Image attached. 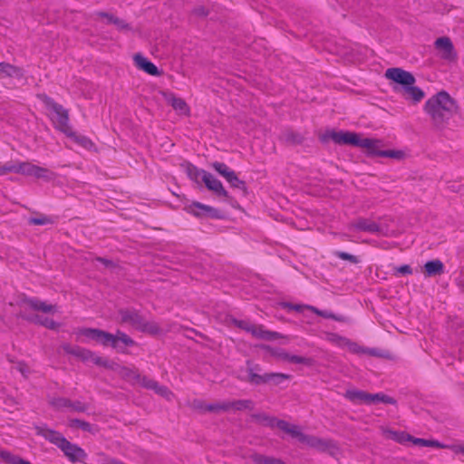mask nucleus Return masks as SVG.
I'll list each match as a JSON object with an SVG mask.
<instances>
[{
    "label": "nucleus",
    "instance_id": "nucleus-1",
    "mask_svg": "<svg viewBox=\"0 0 464 464\" xmlns=\"http://www.w3.org/2000/svg\"><path fill=\"white\" fill-rule=\"evenodd\" d=\"M424 111L435 128L443 129L450 119L457 113L458 105L447 92L441 91L427 100Z\"/></svg>",
    "mask_w": 464,
    "mask_h": 464
},
{
    "label": "nucleus",
    "instance_id": "nucleus-2",
    "mask_svg": "<svg viewBox=\"0 0 464 464\" xmlns=\"http://www.w3.org/2000/svg\"><path fill=\"white\" fill-rule=\"evenodd\" d=\"M385 77L401 85V88H395V91L400 92L405 100L418 103L424 98V92L414 86L416 80L411 72L401 68H389L385 72Z\"/></svg>",
    "mask_w": 464,
    "mask_h": 464
},
{
    "label": "nucleus",
    "instance_id": "nucleus-3",
    "mask_svg": "<svg viewBox=\"0 0 464 464\" xmlns=\"http://www.w3.org/2000/svg\"><path fill=\"white\" fill-rule=\"evenodd\" d=\"M40 98L50 111V117L54 127L65 135H72V130L69 125L68 111L46 95H40Z\"/></svg>",
    "mask_w": 464,
    "mask_h": 464
},
{
    "label": "nucleus",
    "instance_id": "nucleus-4",
    "mask_svg": "<svg viewBox=\"0 0 464 464\" xmlns=\"http://www.w3.org/2000/svg\"><path fill=\"white\" fill-rule=\"evenodd\" d=\"M121 321L128 324L134 329L150 334H158L161 332L160 327L154 321H147L141 314L135 310H121Z\"/></svg>",
    "mask_w": 464,
    "mask_h": 464
},
{
    "label": "nucleus",
    "instance_id": "nucleus-5",
    "mask_svg": "<svg viewBox=\"0 0 464 464\" xmlns=\"http://www.w3.org/2000/svg\"><path fill=\"white\" fill-rule=\"evenodd\" d=\"M304 439V441L303 444L310 449L328 453L333 457H337L340 454V448L337 443L331 439H324L309 434H307Z\"/></svg>",
    "mask_w": 464,
    "mask_h": 464
},
{
    "label": "nucleus",
    "instance_id": "nucleus-6",
    "mask_svg": "<svg viewBox=\"0 0 464 464\" xmlns=\"http://www.w3.org/2000/svg\"><path fill=\"white\" fill-rule=\"evenodd\" d=\"M360 138L361 136L355 132L328 130L321 135L320 140L324 143L331 140L339 145H353L357 147Z\"/></svg>",
    "mask_w": 464,
    "mask_h": 464
},
{
    "label": "nucleus",
    "instance_id": "nucleus-7",
    "mask_svg": "<svg viewBox=\"0 0 464 464\" xmlns=\"http://www.w3.org/2000/svg\"><path fill=\"white\" fill-rule=\"evenodd\" d=\"M211 167L222 176L232 188L246 191V187L245 181L241 180L237 173L225 163L215 161L211 164Z\"/></svg>",
    "mask_w": 464,
    "mask_h": 464
},
{
    "label": "nucleus",
    "instance_id": "nucleus-8",
    "mask_svg": "<svg viewBox=\"0 0 464 464\" xmlns=\"http://www.w3.org/2000/svg\"><path fill=\"white\" fill-rule=\"evenodd\" d=\"M105 368L115 372L121 378L131 383H138L141 385L143 376L140 374L138 369L135 367L121 366L112 361L108 360Z\"/></svg>",
    "mask_w": 464,
    "mask_h": 464
},
{
    "label": "nucleus",
    "instance_id": "nucleus-9",
    "mask_svg": "<svg viewBox=\"0 0 464 464\" xmlns=\"http://www.w3.org/2000/svg\"><path fill=\"white\" fill-rule=\"evenodd\" d=\"M349 231H363L368 233H380L382 228L375 221L360 218L351 222L347 227Z\"/></svg>",
    "mask_w": 464,
    "mask_h": 464
},
{
    "label": "nucleus",
    "instance_id": "nucleus-10",
    "mask_svg": "<svg viewBox=\"0 0 464 464\" xmlns=\"http://www.w3.org/2000/svg\"><path fill=\"white\" fill-rule=\"evenodd\" d=\"M184 209L196 217H211L218 218H220V212L208 205L201 204L199 202H193L189 205L185 206Z\"/></svg>",
    "mask_w": 464,
    "mask_h": 464
},
{
    "label": "nucleus",
    "instance_id": "nucleus-11",
    "mask_svg": "<svg viewBox=\"0 0 464 464\" xmlns=\"http://www.w3.org/2000/svg\"><path fill=\"white\" fill-rule=\"evenodd\" d=\"M434 45L436 49L440 53V56L442 59L448 61H453L456 57V53L454 52L453 44L449 37H440L438 38Z\"/></svg>",
    "mask_w": 464,
    "mask_h": 464
},
{
    "label": "nucleus",
    "instance_id": "nucleus-12",
    "mask_svg": "<svg viewBox=\"0 0 464 464\" xmlns=\"http://www.w3.org/2000/svg\"><path fill=\"white\" fill-rule=\"evenodd\" d=\"M79 334L103 345H108L110 340L113 339L111 334L94 328H82L79 331Z\"/></svg>",
    "mask_w": 464,
    "mask_h": 464
},
{
    "label": "nucleus",
    "instance_id": "nucleus-13",
    "mask_svg": "<svg viewBox=\"0 0 464 464\" xmlns=\"http://www.w3.org/2000/svg\"><path fill=\"white\" fill-rule=\"evenodd\" d=\"M61 450L72 462L82 461L87 457V454L82 448L68 440L65 441Z\"/></svg>",
    "mask_w": 464,
    "mask_h": 464
},
{
    "label": "nucleus",
    "instance_id": "nucleus-14",
    "mask_svg": "<svg viewBox=\"0 0 464 464\" xmlns=\"http://www.w3.org/2000/svg\"><path fill=\"white\" fill-rule=\"evenodd\" d=\"M35 165L29 162H23L18 165L6 164L0 166V175H5L9 172L22 173L28 176H33Z\"/></svg>",
    "mask_w": 464,
    "mask_h": 464
},
{
    "label": "nucleus",
    "instance_id": "nucleus-15",
    "mask_svg": "<svg viewBox=\"0 0 464 464\" xmlns=\"http://www.w3.org/2000/svg\"><path fill=\"white\" fill-rule=\"evenodd\" d=\"M141 386L154 391L157 394L164 397L168 401H170L173 397V393L168 387L160 385L158 382L148 377H142Z\"/></svg>",
    "mask_w": 464,
    "mask_h": 464
},
{
    "label": "nucleus",
    "instance_id": "nucleus-16",
    "mask_svg": "<svg viewBox=\"0 0 464 464\" xmlns=\"http://www.w3.org/2000/svg\"><path fill=\"white\" fill-rule=\"evenodd\" d=\"M203 182L208 190L214 192L218 197L228 198L227 191L224 188L222 183L212 174H204Z\"/></svg>",
    "mask_w": 464,
    "mask_h": 464
},
{
    "label": "nucleus",
    "instance_id": "nucleus-17",
    "mask_svg": "<svg viewBox=\"0 0 464 464\" xmlns=\"http://www.w3.org/2000/svg\"><path fill=\"white\" fill-rule=\"evenodd\" d=\"M36 430L37 434L43 436L45 440L56 445L60 449H62V447L67 440L60 432L48 429L46 427H37Z\"/></svg>",
    "mask_w": 464,
    "mask_h": 464
},
{
    "label": "nucleus",
    "instance_id": "nucleus-18",
    "mask_svg": "<svg viewBox=\"0 0 464 464\" xmlns=\"http://www.w3.org/2000/svg\"><path fill=\"white\" fill-rule=\"evenodd\" d=\"M165 101L180 115H188L189 107L182 98L176 97L171 92H163Z\"/></svg>",
    "mask_w": 464,
    "mask_h": 464
},
{
    "label": "nucleus",
    "instance_id": "nucleus-19",
    "mask_svg": "<svg viewBox=\"0 0 464 464\" xmlns=\"http://www.w3.org/2000/svg\"><path fill=\"white\" fill-rule=\"evenodd\" d=\"M272 354L278 360L289 362L291 363L305 364V365L312 364V360L310 358L298 356V355H293L282 349L274 351L272 353Z\"/></svg>",
    "mask_w": 464,
    "mask_h": 464
},
{
    "label": "nucleus",
    "instance_id": "nucleus-20",
    "mask_svg": "<svg viewBox=\"0 0 464 464\" xmlns=\"http://www.w3.org/2000/svg\"><path fill=\"white\" fill-rule=\"evenodd\" d=\"M133 60L135 63V65L140 69L144 71L150 75L153 76H159L160 75V72L159 71L158 67L150 62L147 58L142 56L140 53H136L133 56Z\"/></svg>",
    "mask_w": 464,
    "mask_h": 464
},
{
    "label": "nucleus",
    "instance_id": "nucleus-21",
    "mask_svg": "<svg viewBox=\"0 0 464 464\" xmlns=\"http://www.w3.org/2000/svg\"><path fill=\"white\" fill-rule=\"evenodd\" d=\"M357 147L365 149L372 156L381 157V153L383 152L382 141L379 140L360 138Z\"/></svg>",
    "mask_w": 464,
    "mask_h": 464
},
{
    "label": "nucleus",
    "instance_id": "nucleus-22",
    "mask_svg": "<svg viewBox=\"0 0 464 464\" xmlns=\"http://www.w3.org/2000/svg\"><path fill=\"white\" fill-rule=\"evenodd\" d=\"M380 430L385 439L394 440L400 444H405L411 439V435L402 430H394L383 426Z\"/></svg>",
    "mask_w": 464,
    "mask_h": 464
},
{
    "label": "nucleus",
    "instance_id": "nucleus-23",
    "mask_svg": "<svg viewBox=\"0 0 464 464\" xmlns=\"http://www.w3.org/2000/svg\"><path fill=\"white\" fill-rule=\"evenodd\" d=\"M22 304L27 305L32 310L41 311L45 314H54L58 311L56 305L48 304L36 298L24 299Z\"/></svg>",
    "mask_w": 464,
    "mask_h": 464
},
{
    "label": "nucleus",
    "instance_id": "nucleus-24",
    "mask_svg": "<svg viewBox=\"0 0 464 464\" xmlns=\"http://www.w3.org/2000/svg\"><path fill=\"white\" fill-rule=\"evenodd\" d=\"M78 353L77 358L81 359L82 362H92L96 365L105 368L108 359L98 356L93 352L85 348H81Z\"/></svg>",
    "mask_w": 464,
    "mask_h": 464
},
{
    "label": "nucleus",
    "instance_id": "nucleus-25",
    "mask_svg": "<svg viewBox=\"0 0 464 464\" xmlns=\"http://www.w3.org/2000/svg\"><path fill=\"white\" fill-rule=\"evenodd\" d=\"M344 398L354 404H367L369 392L357 389H348L343 394Z\"/></svg>",
    "mask_w": 464,
    "mask_h": 464
},
{
    "label": "nucleus",
    "instance_id": "nucleus-26",
    "mask_svg": "<svg viewBox=\"0 0 464 464\" xmlns=\"http://www.w3.org/2000/svg\"><path fill=\"white\" fill-rule=\"evenodd\" d=\"M251 334L253 337L260 340L272 341L278 339L281 335L280 334L273 331H269L264 328L263 325L254 324Z\"/></svg>",
    "mask_w": 464,
    "mask_h": 464
},
{
    "label": "nucleus",
    "instance_id": "nucleus-27",
    "mask_svg": "<svg viewBox=\"0 0 464 464\" xmlns=\"http://www.w3.org/2000/svg\"><path fill=\"white\" fill-rule=\"evenodd\" d=\"M24 76L23 70L13 64L7 63H0V78L4 77H16L22 78Z\"/></svg>",
    "mask_w": 464,
    "mask_h": 464
},
{
    "label": "nucleus",
    "instance_id": "nucleus-28",
    "mask_svg": "<svg viewBox=\"0 0 464 464\" xmlns=\"http://www.w3.org/2000/svg\"><path fill=\"white\" fill-rule=\"evenodd\" d=\"M424 273L426 276H440L444 273V265L439 259L428 261L424 265Z\"/></svg>",
    "mask_w": 464,
    "mask_h": 464
},
{
    "label": "nucleus",
    "instance_id": "nucleus-29",
    "mask_svg": "<svg viewBox=\"0 0 464 464\" xmlns=\"http://www.w3.org/2000/svg\"><path fill=\"white\" fill-rule=\"evenodd\" d=\"M260 420L267 426L275 427L276 426L281 430L287 432L289 428L292 424L289 422L283 420H277L276 418H271L268 416H261Z\"/></svg>",
    "mask_w": 464,
    "mask_h": 464
},
{
    "label": "nucleus",
    "instance_id": "nucleus-30",
    "mask_svg": "<svg viewBox=\"0 0 464 464\" xmlns=\"http://www.w3.org/2000/svg\"><path fill=\"white\" fill-rule=\"evenodd\" d=\"M227 402L229 411L252 410L254 407V402L250 400L227 401Z\"/></svg>",
    "mask_w": 464,
    "mask_h": 464
},
{
    "label": "nucleus",
    "instance_id": "nucleus-31",
    "mask_svg": "<svg viewBox=\"0 0 464 464\" xmlns=\"http://www.w3.org/2000/svg\"><path fill=\"white\" fill-rule=\"evenodd\" d=\"M396 404V401L384 393H369L368 405L376 403Z\"/></svg>",
    "mask_w": 464,
    "mask_h": 464
},
{
    "label": "nucleus",
    "instance_id": "nucleus-32",
    "mask_svg": "<svg viewBox=\"0 0 464 464\" xmlns=\"http://www.w3.org/2000/svg\"><path fill=\"white\" fill-rule=\"evenodd\" d=\"M113 339L110 340L109 344H111L112 347H117V343L120 341L122 343H124L126 346H133L135 344V342L133 339H131L129 335L126 334L118 331L117 334L114 335L112 334Z\"/></svg>",
    "mask_w": 464,
    "mask_h": 464
},
{
    "label": "nucleus",
    "instance_id": "nucleus-33",
    "mask_svg": "<svg viewBox=\"0 0 464 464\" xmlns=\"http://www.w3.org/2000/svg\"><path fill=\"white\" fill-rule=\"evenodd\" d=\"M256 369L257 370V367L247 369L248 382L255 385L267 383V373L258 374L255 372Z\"/></svg>",
    "mask_w": 464,
    "mask_h": 464
},
{
    "label": "nucleus",
    "instance_id": "nucleus-34",
    "mask_svg": "<svg viewBox=\"0 0 464 464\" xmlns=\"http://www.w3.org/2000/svg\"><path fill=\"white\" fill-rule=\"evenodd\" d=\"M0 458L7 464H31L29 461L21 459L19 456L14 455L9 451H0Z\"/></svg>",
    "mask_w": 464,
    "mask_h": 464
},
{
    "label": "nucleus",
    "instance_id": "nucleus-35",
    "mask_svg": "<svg viewBox=\"0 0 464 464\" xmlns=\"http://www.w3.org/2000/svg\"><path fill=\"white\" fill-rule=\"evenodd\" d=\"M409 442H411L412 444L420 446V447H431V448L443 447L442 443L438 440L414 438L413 436H411V439L409 440Z\"/></svg>",
    "mask_w": 464,
    "mask_h": 464
},
{
    "label": "nucleus",
    "instance_id": "nucleus-36",
    "mask_svg": "<svg viewBox=\"0 0 464 464\" xmlns=\"http://www.w3.org/2000/svg\"><path fill=\"white\" fill-rule=\"evenodd\" d=\"M187 174L188 176L194 181L199 182V180L203 181L204 174H207L208 172L204 169H199L197 167L188 164L187 166Z\"/></svg>",
    "mask_w": 464,
    "mask_h": 464
},
{
    "label": "nucleus",
    "instance_id": "nucleus-37",
    "mask_svg": "<svg viewBox=\"0 0 464 464\" xmlns=\"http://www.w3.org/2000/svg\"><path fill=\"white\" fill-rule=\"evenodd\" d=\"M343 343H344V346L343 347H347L348 350L353 353H370V354H373V352L369 350V349H366V348H363L362 346H360L358 343H353L352 342L351 340H342Z\"/></svg>",
    "mask_w": 464,
    "mask_h": 464
},
{
    "label": "nucleus",
    "instance_id": "nucleus-38",
    "mask_svg": "<svg viewBox=\"0 0 464 464\" xmlns=\"http://www.w3.org/2000/svg\"><path fill=\"white\" fill-rule=\"evenodd\" d=\"M228 406L229 405H228L227 401H222V402L209 403V404L206 405L205 411H208V412H215V413L226 412V411H229Z\"/></svg>",
    "mask_w": 464,
    "mask_h": 464
},
{
    "label": "nucleus",
    "instance_id": "nucleus-39",
    "mask_svg": "<svg viewBox=\"0 0 464 464\" xmlns=\"http://www.w3.org/2000/svg\"><path fill=\"white\" fill-rule=\"evenodd\" d=\"M69 426L72 428H80L82 430H85V431H88L91 433H94L96 430L95 429H93V427L89 422H86L84 420H81L78 419L70 420Z\"/></svg>",
    "mask_w": 464,
    "mask_h": 464
},
{
    "label": "nucleus",
    "instance_id": "nucleus-40",
    "mask_svg": "<svg viewBox=\"0 0 464 464\" xmlns=\"http://www.w3.org/2000/svg\"><path fill=\"white\" fill-rule=\"evenodd\" d=\"M291 376L285 373L271 372L267 373V383L271 382L275 385L280 384L283 381L289 380Z\"/></svg>",
    "mask_w": 464,
    "mask_h": 464
},
{
    "label": "nucleus",
    "instance_id": "nucleus-41",
    "mask_svg": "<svg viewBox=\"0 0 464 464\" xmlns=\"http://www.w3.org/2000/svg\"><path fill=\"white\" fill-rule=\"evenodd\" d=\"M33 321L36 324L45 326L48 329L56 330L59 328L60 324L49 318H43L42 316L36 315L33 319Z\"/></svg>",
    "mask_w": 464,
    "mask_h": 464
},
{
    "label": "nucleus",
    "instance_id": "nucleus-42",
    "mask_svg": "<svg viewBox=\"0 0 464 464\" xmlns=\"http://www.w3.org/2000/svg\"><path fill=\"white\" fill-rule=\"evenodd\" d=\"M33 176L37 179H44L45 180H51V179H53L54 175L53 172H51L47 169L35 166Z\"/></svg>",
    "mask_w": 464,
    "mask_h": 464
},
{
    "label": "nucleus",
    "instance_id": "nucleus-43",
    "mask_svg": "<svg viewBox=\"0 0 464 464\" xmlns=\"http://www.w3.org/2000/svg\"><path fill=\"white\" fill-rule=\"evenodd\" d=\"M67 136L72 138L76 143H78L79 145H81L82 147H83L85 149H91L93 146V143L92 142V140L90 139H88L85 136L76 135V133H74L73 131H72V135H67Z\"/></svg>",
    "mask_w": 464,
    "mask_h": 464
},
{
    "label": "nucleus",
    "instance_id": "nucleus-44",
    "mask_svg": "<svg viewBox=\"0 0 464 464\" xmlns=\"http://www.w3.org/2000/svg\"><path fill=\"white\" fill-rule=\"evenodd\" d=\"M306 307H307L308 310L314 312V314H318V315H320L322 317L329 318V319H334V320L339 321V322H343V317L336 316L335 314H334L331 312L322 311V310L317 309L314 306H306Z\"/></svg>",
    "mask_w": 464,
    "mask_h": 464
},
{
    "label": "nucleus",
    "instance_id": "nucleus-45",
    "mask_svg": "<svg viewBox=\"0 0 464 464\" xmlns=\"http://www.w3.org/2000/svg\"><path fill=\"white\" fill-rule=\"evenodd\" d=\"M289 435H291L294 438H296L301 443H304V437H306L307 434L301 431V429L299 426L292 424L289 428L288 431L286 432Z\"/></svg>",
    "mask_w": 464,
    "mask_h": 464
},
{
    "label": "nucleus",
    "instance_id": "nucleus-46",
    "mask_svg": "<svg viewBox=\"0 0 464 464\" xmlns=\"http://www.w3.org/2000/svg\"><path fill=\"white\" fill-rule=\"evenodd\" d=\"M406 156L403 150H387L381 153V157L391 158L395 160H402Z\"/></svg>",
    "mask_w": 464,
    "mask_h": 464
},
{
    "label": "nucleus",
    "instance_id": "nucleus-47",
    "mask_svg": "<svg viewBox=\"0 0 464 464\" xmlns=\"http://www.w3.org/2000/svg\"><path fill=\"white\" fill-rule=\"evenodd\" d=\"M28 223L30 225L44 226V225H47V224H52L53 219L50 217L41 215L37 218H29Z\"/></svg>",
    "mask_w": 464,
    "mask_h": 464
},
{
    "label": "nucleus",
    "instance_id": "nucleus-48",
    "mask_svg": "<svg viewBox=\"0 0 464 464\" xmlns=\"http://www.w3.org/2000/svg\"><path fill=\"white\" fill-rule=\"evenodd\" d=\"M50 403L53 407L60 410L63 408H69L71 401L65 398H53L50 401Z\"/></svg>",
    "mask_w": 464,
    "mask_h": 464
},
{
    "label": "nucleus",
    "instance_id": "nucleus-49",
    "mask_svg": "<svg viewBox=\"0 0 464 464\" xmlns=\"http://www.w3.org/2000/svg\"><path fill=\"white\" fill-rule=\"evenodd\" d=\"M250 459L255 464H269L271 457L259 453H253L250 455Z\"/></svg>",
    "mask_w": 464,
    "mask_h": 464
},
{
    "label": "nucleus",
    "instance_id": "nucleus-50",
    "mask_svg": "<svg viewBox=\"0 0 464 464\" xmlns=\"http://www.w3.org/2000/svg\"><path fill=\"white\" fill-rule=\"evenodd\" d=\"M233 324L236 326H237L238 328H240L242 330H245L246 332L250 333V334H251L252 329L254 327V324H251L250 322L245 321V320L234 319L233 320Z\"/></svg>",
    "mask_w": 464,
    "mask_h": 464
},
{
    "label": "nucleus",
    "instance_id": "nucleus-51",
    "mask_svg": "<svg viewBox=\"0 0 464 464\" xmlns=\"http://www.w3.org/2000/svg\"><path fill=\"white\" fill-rule=\"evenodd\" d=\"M116 26V28L120 31H129L130 30V26L124 20L116 16L115 20L111 23Z\"/></svg>",
    "mask_w": 464,
    "mask_h": 464
},
{
    "label": "nucleus",
    "instance_id": "nucleus-52",
    "mask_svg": "<svg viewBox=\"0 0 464 464\" xmlns=\"http://www.w3.org/2000/svg\"><path fill=\"white\" fill-rule=\"evenodd\" d=\"M62 348L63 350L66 353H69V354H72V355H74L75 357H77L78 355V351L81 350L82 347H79V346H72L69 343H63L62 345Z\"/></svg>",
    "mask_w": 464,
    "mask_h": 464
},
{
    "label": "nucleus",
    "instance_id": "nucleus-53",
    "mask_svg": "<svg viewBox=\"0 0 464 464\" xmlns=\"http://www.w3.org/2000/svg\"><path fill=\"white\" fill-rule=\"evenodd\" d=\"M443 447H439V449H449L452 450L454 453H462L464 455V445H450V444H443Z\"/></svg>",
    "mask_w": 464,
    "mask_h": 464
},
{
    "label": "nucleus",
    "instance_id": "nucleus-54",
    "mask_svg": "<svg viewBox=\"0 0 464 464\" xmlns=\"http://www.w3.org/2000/svg\"><path fill=\"white\" fill-rule=\"evenodd\" d=\"M336 256L343 260H348L353 264L358 263V258L355 256H353L346 252H338Z\"/></svg>",
    "mask_w": 464,
    "mask_h": 464
},
{
    "label": "nucleus",
    "instance_id": "nucleus-55",
    "mask_svg": "<svg viewBox=\"0 0 464 464\" xmlns=\"http://www.w3.org/2000/svg\"><path fill=\"white\" fill-rule=\"evenodd\" d=\"M99 18L105 19L106 24H111L113 20H115L116 16L112 14L106 13V12H97L94 14Z\"/></svg>",
    "mask_w": 464,
    "mask_h": 464
},
{
    "label": "nucleus",
    "instance_id": "nucleus-56",
    "mask_svg": "<svg viewBox=\"0 0 464 464\" xmlns=\"http://www.w3.org/2000/svg\"><path fill=\"white\" fill-rule=\"evenodd\" d=\"M69 408H71L74 411H79V412L85 411L87 409V407L80 401H74V402L71 401V405H69Z\"/></svg>",
    "mask_w": 464,
    "mask_h": 464
},
{
    "label": "nucleus",
    "instance_id": "nucleus-57",
    "mask_svg": "<svg viewBox=\"0 0 464 464\" xmlns=\"http://www.w3.org/2000/svg\"><path fill=\"white\" fill-rule=\"evenodd\" d=\"M14 369L21 372L22 375H24V377H26L27 373L29 372L28 367L24 365L23 362H17L14 366Z\"/></svg>",
    "mask_w": 464,
    "mask_h": 464
},
{
    "label": "nucleus",
    "instance_id": "nucleus-58",
    "mask_svg": "<svg viewBox=\"0 0 464 464\" xmlns=\"http://www.w3.org/2000/svg\"><path fill=\"white\" fill-rule=\"evenodd\" d=\"M329 340L331 342L336 343L337 345L343 347L345 343H343L342 340H348V339L345 337L337 335V334H332Z\"/></svg>",
    "mask_w": 464,
    "mask_h": 464
},
{
    "label": "nucleus",
    "instance_id": "nucleus-59",
    "mask_svg": "<svg viewBox=\"0 0 464 464\" xmlns=\"http://www.w3.org/2000/svg\"><path fill=\"white\" fill-rule=\"evenodd\" d=\"M397 272L403 275H411L412 269L409 265H403L397 268Z\"/></svg>",
    "mask_w": 464,
    "mask_h": 464
},
{
    "label": "nucleus",
    "instance_id": "nucleus-60",
    "mask_svg": "<svg viewBox=\"0 0 464 464\" xmlns=\"http://www.w3.org/2000/svg\"><path fill=\"white\" fill-rule=\"evenodd\" d=\"M284 306L288 309L295 310L298 312L303 311V309H307V307H306L307 305H302V304H285Z\"/></svg>",
    "mask_w": 464,
    "mask_h": 464
},
{
    "label": "nucleus",
    "instance_id": "nucleus-61",
    "mask_svg": "<svg viewBox=\"0 0 464 464\" xmlns=\"http://www.w3.org/2000/svg\"><path fill=\"white\" fill-rule=\"evenodd\" d=\"M207 403L201 401H193V407L202 412H207L208 411H205Z\"/></svg>",
    "mask_w": 464,
    "mask_h": 464
},
{
    "label": "nucleus",
    "instance_id": "nucleus-62",
    "mask_svg": "<svg viewBox=\"0 0 464 464\" xmlns=\"http://www.w3.org/2000/svg\"><path fill=\"white\" fill-rule=\"evenodd\" d=\"M96 260L101 262L107 268L114 267V264L111 260L102 258V257H97Z\"/></svg>",
    "mask_w": 464,
    "mask_h": 464
},
{
    "label": "nucleus",
    "instance_id": "nucleus-63",
    "mask_svg": "<svg viewBox=\"0 0 464 464\" xmlns=\"http://www.w3.org/2000/svg\"><path fill=\"white\" fill-rule=\"evenodd\" d=\"M286 140L294 143H298L301 142L302 138L297 134L290 133L287 134Z\"/></svg>",
    "mask_w": 464,
    "mask_h": 464
},
{
    "label": "nucleus",
    "instance_id": "nucleus-64",
    "mask_svg": "<svg viewBox=\"0 0 464 464\" xmlns=\"http://www.w3.org/2000/svg\"><path fill=\"white\" fill-rule=\"evenodd\" d=\"M269 464H285L281 459L271 457Z\"/></svg>",
    "mask_w": 464,
    "mask_h": 464
}]
</instances>
